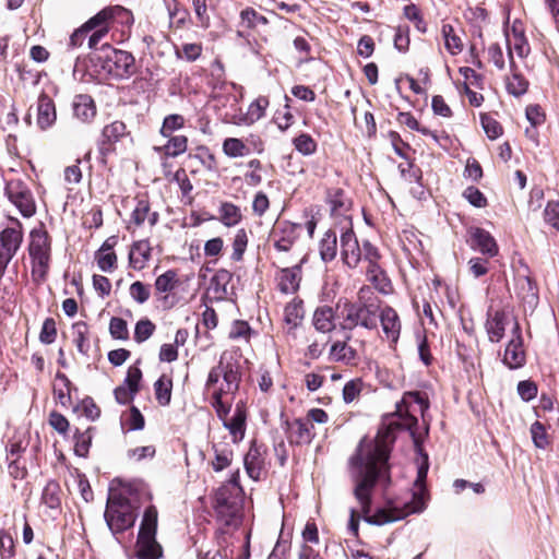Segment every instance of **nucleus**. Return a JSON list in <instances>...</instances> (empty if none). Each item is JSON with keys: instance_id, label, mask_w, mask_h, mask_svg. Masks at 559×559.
<instances>
[{"instance_id": "obj_1", "label": "nucleus", "mask_w": 559, "mask_h": 559, "mask_svg": "<svg viewBox=\"0 0 559 559\" xmlns=\"http://www.w3.org/2000/svg\"><path fill=\"white\" fill-rule=\"evenodd\" d=\"M429 407L428 400L417 391L405 392L401 402L396 404V411L389 416L386 427L379 430L373 440L362 439L355 455L350 459L352 478L355 484L354 496L358 501L365 521L373 525H384L403 520L409 514L421 512L426 508L425 480L428 465L418 467L415 480L416 491L412 500L405 502L403 508H383L369 515L371 510V497L378 480H389V457L394 442L393 431L405 429L409 431L416 447H419L421 437L417 432V414L424 415Z\"/></svg>"}, {"instance_id": "obj_2", "label": "nucleus", "mask_w": 559, "mask_h": 559, "mask_svg": "<svg viewBox=\"0 0 559 559\" xmlns=\"http://www.w3.org/2000/svg\"><path fill=\"white\" fill-rule=\"evenodd\" d=\"M221 378L223 383L213 391L211 405L217 417H225L230 412L233 396L238 391L240 382L239 367L231 356L222 355L218 365L209 373L206 388L211 389Z\"/></svg>"}, {"instance_id": "obj_3", "label": "nucleus", "mask_w": 559, "mask_h": 559, "mask_svg": "<svg viewBox=\"0 0 559 559\" xmlns=\"http://www.w3.org/2000/svg\"><path fill=\"white\" fill-rule=\"evenodd\" d=\"M366 289L359 290V300L350 302L345 300L336 305L337 320L340 329L343 331H353L357 326L367 330L377 328L379 306L372 301H362Z\"/></svg>"}, {"instance_id": "obj_4", "label": "nucleus", "mask_w": 559, "mask_h": 559, "mask_svg": "<svg viewBox=\"0 0 559 559\" xmlns=\"http://www.w3.org/2000/svg\"><path fill=\"white\" fill-rule=\"evenodd\" d=\"M28 253L32 276L35 281H45L51 262V238L44 227L34 228L31 231Z\"/></svg>"}, {"instance_id": "obj_5", "label": "nucleus", "mask_w": 559, "mask_h": 559, "mask_svg": "<svg viewBox=\"0 0 559 559\" xmlns=\"http://www.w3.org/2000/svg\"><path fill=\"white\" fill-rule=\"evenodd\" d=\"M242 488L222 485L215 493L214 509L217 519L227 526L237 525L242 507Z\"/></svg>"}, {"instance_id": "obj_6", "label": "nucleus", "mask_w": 559, "mask_h": 559, "mask_svg": "<svg viewBox=\"0 0 559 559\" xmlns=\"http://www.w3.org/2000/svg\"><path fill=\"white\" fill-rule=\"evenodd\" d=\"M157 510L154 506L145 509L136 540L139 559H158L162 557V546L156 542Z\"/></svg>"}, {"instance_id": "obj_7", "label": "nucleus", "mask_w": 559, "mask_h": 559, "mask_svg": "<svg viewBox=\"0 0 559 559\" xmlns=\"http://www.w3.org/2000/svg\"><path fill=\"white\" fill-rule=\"evenodd\" d=\"M102 71L117 80L129 79L136 72L135 58L131 52L103 46V55L97 57Z\"/></svg>"}, {"instance_id": "obj_8", "label": "nucleus", "mask_w": 559, "mask_h": 559, "mask_svg": "<svg viewBox=\"0 0 559 559\" xmlns=\"http://www.w3.org/2000/svg\"><path fill=\"white\" fill-rule=\"evenodd\" d=\"M104 516L114 534L122 533L132 527L136 519L131 504L123 498L109 499Z\"/></svg>"}, {"instance_id": "obj_9", "label": "nucleus", "mask_w": 559, "mask_h": 559, "mask_svg": "<svg viewBox=\"0 0 559 559\" xmlns=\"http://www.w3.org/2000/svg\"><path fill=\"white\" fill-rule=\"evenodd\" d=\"M10 222V226L0 231V277L4 274L8 264L21 248L23 241L21 222L16 218H11Z\"/></svg>"}, {"instance_id": "obj_10", "label": "nucleus", "mask_w": 559, "mask_h": 559, "mask_svg": "<svg viewBox=\"0 0 559 559\" xmlns=\"http://www.w3.org/2000/svg\"><path fill=\"white\" fill-rule=\"evenodd\" d=\"M5 194L24 217H31L36 212L33 194L28 187L20 179H12L7 182Z\"/></svg>"}, {"instance_id": "obj_11", "label": "nucleus", "mask_w": 559, "mask_h": 559, "mask_svg": "<svg viewBox=\"0 0 559 559\" xmlns=\"http://www.w3.org/2000/svg\"><path fill=\"white\" fill-rule=\"evenodd\" d=\"M301 226L290 222L278 223L270 234V240L278 252H288L300 236Z\"/></svg>"}, {"instance_id": "obj_12", "label": "nucleus", "mask_w": 559, "mask_h": 559, "mask_svg": "<svg viewBox=\"0 0 559 559\" xmlns=\"http://www.w3.org/2000/svg\"><path fill=\"white\" fill-rule=\"evenodd\" d=\"M502 361L510 369L521 368L526 361L521 328L518 321L514 322L512 338L507 344Z\"/></svg>"}, {"instance_id": "obj_13", "label": "nucleus", "mask_w": 559, "mask_h": 559, "mask_svg": "<svg viewBox=\"0 0 559 559\" xmlns=\"http://www.w3.org/2000/svg\"><path fill=\"white\" fill-rule=\"evenodd\" d=\"M506 41L508 47V60L514 59L513 52L521 59L526 58L531 52L528 40L525 36L523 25L520 21H514L511 29L506 31Z\"/></svg>"}, {"instance_id": "obj_14", "label": "nucleus", "mask_w": 559, "mask_h": 559, "mask_svg": "<svg viewBox=\"0 0 559 559\" xmlns=\"http://www.w3.org/2000/svg\"><path fill=\"white\" fill-rule=\"evenodd\" d=\"M285 426L286 437L290 444H309L316 436L313 425H310L309 420L304 417L286 420Z\"/></svg>"}, {"instance_id": "obj_15", "label": "nucleus", "mask_w": 559, "mask_h": 559, "mask_svg": "<svg viewBox=\"0 0 559 559\" xmlns=\"http://www.w3.org/2000/svg\"><path fill=\"white\" fill-rule=\"evenodd\" d=\"M341 254L344 263L352 269L356 267L362 258V245H359L350 227L341 235Z\"/></svg>"}, {"instance_id": "obj_16", "label": "nucleus", "mask_w": 559, "mask_h": 559, "mask_svg": "<svg viewBox=\"0 0 559 559\" xmlns=\"http://www.w3.org/2000/svg\"><path fill=\"white\" fill-rule=\"evenodd\" d=\"M233 273L225 269H219L210 280L206 295L211 300L222 301L229 295Z\"/></svg>"}, {"instance_id": "obj_17", "label": "nucleus", "mask_w": 559, "mask_h": 559, "mask_svg": "<svg viewBox=\"0 0 559 559\" xmlns=\"http://www.w3.org/2000/svg\"><path fill=\"white\" fill-rule=\"evenodd\" d=\"M218 418L223 421V426L229 431L235 443L240 442L245 438L247 412L243 403L239 402L236 404L230 418L227 416Z\"/></svg>"}, {"instance_id": "obj_18", "label": "nucleus", "mask_w": 559, "mask_h": 559, "mask_svg": "<svg viewBox=\"0 0 559 559\" xmlns=\"http://www.w3.org/2000/svg\"><path fill=\"white\" fill-rule=\"evenodd\" d=\"M305 258L301 259L300 263L292 267H283L276 274L277 287L284 294H294L299 289L301 281V264Z\"/></svg>"}, {"instance_id": "obj_19", "label": "nucleus", "mask_w": 559, "mask_h": 559, "mask_svg": "<svg viewBox=\"0 0 559 559\" xmlns=\"http://www.w3.org/2000/svg\"><path fill=\"white\" fill-rule=\"evenodd\" d=\"M468 234L472 249L478 250L490 258L498 254V245L489 231L479 227H472Z\"/></svg>"}, {"instance_id": "obj_20", "label": "nucleus", "mask_w": 559, "mask_h": 559, "mask_svg": "<svg viewBox=\"0 0 559 559\" xmlns=\"http://www.w3.org/2000/svg\"><path fill=\"white\" fill-rule=\"evenodd\" d=\"M507 324L508 316L503 310H489L485 323L489 341L492 343L500 342L504 336Z\"/></svg>"}, {"instance_id": "obj_21", "label": "nucleus", "mask_w": 559, "mask_h": 559, "mask_svg": "<svg viewBox=\"0 0 559 559\" xmlns=\"http://www.w3.org/2000/svg\"><path fill=\"white\" fill-rule=\"evenodd\" d=\"M380 318L382 331L388 341L396 343L401 333V321L397 312L392 307H384L381 312H378Z\"/></svg>"}, {"instance_id": "obj_22", "label": "nucleus", "mask_w": 559, "mask_h": 559, "mask_svg": "<svg viewBox=\"0 0 559 559\" xmlns=\"http://www.w3.org/2000/svg\"><path fill=\"white\" fill-rule=\"evenodd\" d=\"M57 119L53 100L45 93L40 94L37 102V126L40 130L52 127Z\"/></svg>"}, {"instance_id": "obj_23", "label": "nucleus", "mask_w": 559, "mask_h": 559, "mask_svg": "<svg viewBox=\"0 0 559 559\" xmlns=\"http://www.w3.org/2000/svg\"><path fill=\"white\" fill-rule=\"evenodd\" d=\"M152 254V248L148 240L143 239L135 241L129 252V264L132 269L141 271L143 270Z\"/></svg>"}, {"instance_id": "obj_24", "label": "nucleus", "mask_w": 559, "mask_h": 559, "mask_svg": "<svg viewBox=\"0 0 559 559\" xmlns=\"http://www.w3.org/2000/svg\"><path fill=\"white\" fill-rule=\"evenodd\" d=\"M337 311L330 306L318 307L313 313V325L321 333L332 332L336 328Z\"/></svg>"}, {"instance_id": "obj_25", "label": "nucleus", "mask_w": 559, "mask_h": 559, "mask_svg": "<svg viewBox=\"0 0 559 559\" xmlns=\"http://www.w3.org/2000/svg\"><path fill=\"white\" fill-rule=\"evenodd\" d=\"M328 202L331 209L332 216H343L348 218L347 213L352 207V201L345 195V192L340 189H331L328 192Z\"/></svg>"}, {"instance_id": "obj_26", "label": "nucleus", "mask_w": 559, "mask_h": 559, "mask_svg": "<svg viewBox=\"0 0 559 559\" xmlns=\"http://www.w3.org/2000/svg\"><path fill=\"white\" fill-rule=\"evenodd\" d=\"M509 67L511 75L506 80V88L509 94L513 95L514 97H520L527 92L528 81L519 71V68L515 64L513 58H511Z\"/></svg>"}, {"instance_id": "obj_27", "label": "nucleus", "mask_w": 559, "mask_h": 559, "mask_svg": "<svg viewBox=\"0 0 559 559\" xmlns=\"http://www.w3.org/2000/svg\"><path fill=\"white\" fill-rule=\"evenodd\" d=\"M108 12H98L96 15L86 21L81 27L75 29L70 36L69 47L76 48L81 47L86 36L106 19Z\"/></svg>"}, {"instance_id": "obj_28", "label": "nucleus", "mask_w": 559, "mask_h": 559, "mask_svg": "<svg viewBox=\"0 0 559 559\" xmlns=\"http://www.w3.org/2000/svg\"><path fill=\"white\" fill-rule=\"evenodd\" d=\"M243 465L250 478L253 480L260 479L264 466V459L258 447H250L249 451L245 455Z\"/></svg>"}, {"instance_id": "obj_29", "label": "nucleus", "mask_w": 559, "mask_h": 559, "mask_svg": "<svg viewBox=\"0 0 559 559\" xmlns=\"http://www.w3.org/2000/svg\"><path fill=\"white\" fill-rule=\"evenodd\" d=\"M74 116L83 122L92 120L96 115V107L91 96L78 95L73 103Z\"/></svg>"}, {"instance_id": "obj_30", "label": "nucleus", "mask_w": 559, "mask_h": 559, "mask_svg": "<svg viewBox=\"0 0 559 559\" xmlns=\"http://www.w3.org/2000/svg\"><path fill=\"white\" fill-rule=\"evenodd\" d=\"M352 338L349 333L346 334L345 341H337L332 344L330 349V358L333 361H342L350 364L356 358V350L347 345V341Z\"/></svg>"}, {"instance_id": "obj_31", "label": "nucleus", "mask_w": 559, "mask_h": 559, "mask_svg": "<svg viewBox=\"0 0 559 559\" xmlns=\"http://www.w3.org/2000/svg\"><path fill=\"white\" fill-rule=\"evenodd\" d=\"M148 221L151 226H154L158 221V213L151 212L150 203L145 199H140L136 202L135 207L131 214V221L136 225H142L145 221Z\"/></svg>"}, {"instance_id": "obj_32", "label": "nucleus", "mask_w": 559, "mask_h": 559, "mask_svg": "<svg viewBox=\"0 0 559 559\" xmlns=\"http://www.w3.org/2000/svg\"><path fill=\"white\" fill-rule=\"evenodd\" d=\"M167 143L160 147H155L157 152L164 153L167 157H177L183 154L188 148V139L185 135L166 136Z\"/></svg>"}, {"instance_id": "obj_33", "label": "nucleus", "mask_w": 559, "mask_h": 559, "mask_svg": "<svg viewBox=\"0 0 559 559\" xmlns=\"http://www.w3.org/2000/svg\"><path fill=\"white\" fill-rule=\"evenodd\" d=\"M441 35L444 39V47L450 55L456 56L462 52L463 41L451 24H442Z\"/></svg>"}, {"instance_id": "obj_34", "label": "nucleus", "mask_w": 559, "mask_h": 559, "mask_svg": "<svg viewBox=\"0 0 559 559\" xmlns=\"http://www.w3.org/2000/svg\"><path fill=\"white\" fill-rule=\"evenodd\" d=\"M118 10V8H105L100 12H108V15L102 23H99L95 28L92 31V34L88 37V47L91 49H94L97 44L108 34L109 32V24L115 17V12Z\"/></svg>"}, {"instance_id": "obj_35", "label": "nucleus", "mask_w": 559, "mask_h": 559, "mask_svg": "<svg viewBox=\"0 0 559 559\" xmlns=\"http://www.w3.org/2000/svg\"><path fill=\"white\" fill-rule=\"evenodd\" d=\"M219 222L226 227H234L242 219L240 207L230 202H223L218 209Z\"/></svg>"}, {"instance_id": "obj_36", "label": "nucleus", "mask_w": 559, "mask_h": 559, "mask_svg": "<svg viewBox=\"0 0 559 559\" xmlns=\"http://www.w3.org/2000/svg\"><path fill=\"white\" fill-rule=\"evenodd\" d=\"M70 391L71 381L64 373L58 371L53 383V395L61 405L67 406L71 403Z\"/></svg>"}, {"instance_id": "obj_37", "label": "nucleus", "mask_w": 559, "mask_h": 559, "mask_svg": "<svg viewBox=\"0 0 559 559\" xmlns=\"http://www.w3.org/2000/svg\"><path fill=\"white\" fill-rule=\"evenodd\" d=\"M73 343L79 353L87 355L90 350L88 326L85 322L79 321L72 325Z\"/></svg>"}, {"instance_id": "obj_38", "label": "nucleus", "mask_w": 559, "mask_h": 559, "mask_svg": "<svg viewBox=\"0 0 559 559\" xmlns=\"http://www.w3.org/2000/svg\"><path fill=\"white\" fill-rule=\"evenodd\" d=\"M321 259L325 262L332 261L337 253V238L336 234L329 230L324 234L319 245Z\"/></svg>"}, {"instance_id": "obj_39", "label": "nucleus", "mask_w": 559, "mask_h": 559, "mask_svg": "<svg viewBox=\"0 0 559 559\" xmlns=\"http://www.w3.org/2000/svg\"><path fill=\"white\" fill-rule=\"evenodd\" d=\"M304 314L302 300L293 299L284 309V320L293 328H296L301 323Z\"/></svg>"}, {"instance_id": "obj_40", "label": "nucleus", "mask_w": 559, "mask_h": 559, "mask_svg": "<svg viewBox=\"0 0 559 559\" xmlns=\"http://www.w3.org/2000/svg\"><path fill=\"white\" fill-rule=\"evenodd\" d=\"M269 99L265 96H260L253 100L248 108V111L243 118L245 124H252L260 120L265 115V109L269 106Z\"/></svg>"}, {"instance_id": "obj_41", "label": "nucleus", "mask_w": 559, "mask_h": 559, "mask_svg": "<svg viewBox=\"0 0 559 559\" xmlns=\"http://www.w3.org/2000/svg\"><path fill=\"white\" fill-rule=\"evenodd\" d=\"M179 284L178 274L175 270H168L157 276L154 283L156 293L167 294L174 290Z\"/></svg>"}, {"instance_id": "obj_42", "label": "nucleus", "mask_w": 559, "mask_h": 559, "mask_svg": "<svg viewBox=\"0 0 559 559\" xmlns=\"http://www.w3.org/2000/svg\"><path fill=\"white\" fill-rule=\"evenodd\" d=\"M41 500L50 509L59 508L61 504L60 485L55 480L48 481L43 490Z\"/></svg>"}, {"instance_id": "obj_43", "label": "nucleus", "mask_w": 559, "mask_h": 559, "mask_svg": "<svg viewBox=\"0 0 559 559\" xmlns=\"http://www.w3.org/2000/svg\"><path fill=\"white\" fill-rule=\"evenodd\" d=\"M249 242L248 233L245 228H239L235 233V236L233 238L231 247V260L235 262H239L243 259V254L247 250Z\"/></svg>"}, {"instance_id": "obj_44", "label": "nucleus", "mask_w": 559, "mask_h": 559, "mask_svg": "<svg viewBox=\"0 0 559 559\" xmlns=\"http://www.w3.org/2000/svg\"><path fill=\"white\" fill-rule=\"evenodd\" d=\"M171 389H173V381H171V379L167 378L166 376H162L154 383L155 396H156L157 402L162 406H166L170 403Z\"/></svg>"}, {"instance_id": "obj_45", "label": "nucleus", "mask_w": 559, "mask_h": 559, "mask_svg": "<svg viewBox=\"0 0 559 559\" xmlns=\"http://www.w3.org/2000/svg\"><path fill=\"white\" fill-rule=\"evenodd\" d=\"M223 152L226 156L236 158L249 154V148L245 142L237 138H227L223 142Z\"/></svg>"}, {"instance_id": "obj_46", "label": "nucleus", "mask_w": 559, "mask_h": 559, "mask_svg": "<svg viewBox=\"0 0 559 559\" xmlns=\"http://www.w3.org/2000/svg\"><path fill=\"white\" fill-rule=\"evenodd\" d=\"M202 50L201 43H183L180 47H175V55L178 59L193 62L201 56Z\"/></svg>"}, {"instance_id": "obj_47", "label": "nucleus", "mask_w": 559, "mask_h": 559, "mask_svg": "<svg viewBox=\"0 0 559 559\" xmlns=\"http://www.w3.org/2000/svg\"><path fill=\"white\" fill-rule=\"evenodd\" d=\"M128 134L127 127L122 121H114L103 129V138L110 144L118 142Z\"/></svg>"}, {"instance_id": "obj_48", "label": "nucleus", "mask_w": 559, "mask_h": 559, "mask_svg": "<svg viewBox=\"0 0 559 559\" xmlns=\"http://www.w3.org/2000/svg\"><path fill=\"white\" fill-rule=\"evenodd\" d=\"M214 460L212 461V467L215 472H221L225 468H227L233 461V451L227 448L219 449L218 447L214 445Z\"/></svg>"}, {"instance_id": "obj_49", "label": "nucleus", "mask_w": 559, "mask_h": 559, "mask_svg": "<svg viewBox=\"0 0 559 559\" xmlns=\"http://www.w3.org/2000/svg\"><path fill=\"white\" fill-rule=\"evenodd\" d=\"M241 25L248 28H254L258 24L266 25L269 20L259 14L253 8H246L240 12Z\"/></svg>"}, {"instance_id": "obj_50", "label": "nucleus", "mask_w": 559, "mask_h": 559, "mask_svg": "<svg viewBox=\"0 0 559 559\" xmlns=\"http://www.w3.org/2000/svg\"><path fill=\"white\" fill-rule=\"evenodd\" d=\"M293 144L300 154L312 155L317 151V142L307 133H301L294 139Z\"/></svg>"}, {"instance_id": "obj_51", "label": "nucleus", "mask_w": 559, "mask_h": 559, "mask_svg": "<svg viewBox=\"0 0 559 559\" xmlns=\"http://www.w3.org/2000/svg\"><path fill=\"white\" fill-rule=\"evenodd\" d=\"M185 126V118L178 114H171L164 118L163 126L160 128V134L163 136H170L176 130L181 129Z\"/></svg>"}, {"instance_id": "obj_52", "label": "nucleus", "mask_w": 559, "mask_h": 559, "mask_svg": "<svg viewBox=\"0 0 559 559\" xmlns=\"http://www.w3.org/2000/svg\"><path fill=\"white\" fill-rule=\"evenodd\" d=\"M15 556V545L12 535L5 530H0V558L13 559Z\"/></svg>"}, {"instance_id": "obj_53", "label": "nucleus", "mask_w": 559, "mask_h": 559, "mask_svg": "<svg viewBox=\"0 0 559 559\" xmlns=\"http://www.w3.org/2000/svg\"><path fill=\"white\" fill-rule=\"evenodd\" d=\"M155 331V324L148 319L138 321L134 329V341L143 343L148 340Z\"/></svg>"}, {"instance_id": "obj_54", "label": "nucleus", "mask_w": 559, "mask_h": 559, "mask_svg": "<svg viewBox=\"0 0 559 559\" xmlns=\"http://www.w3.org/2000/svg\"><path fill=\"white\" fill-rule=\"evenodd\" d=\"M404 15L414 23L415 28L420 33L427 32V23L424 20L420 10L415 4H408L404 8Z\"/></svg>"}, {"instance_id": "obj_55", "label": "nucleus", "mask_w": 559, "mask_h": 559, "mask_svg": "<svg viewBox=\"0 0 559 559\" xmlns=\"http://www.w3.org/2000/svg\"><path fill=\"white\" fill-rule=\"evenodd\" d=\"M74 452L76 455L85 457L88 453L91 442H92V436L90 435V431L86 430L84 432H80L76 430L74 435Z\"/></svg>"}, {"instance_id": "obj_56", "label": "nucleus", "mask_w": 559, "mask_h": 559, "mask_svg": "<svg viewBox=\"0 0 559 559\" xmlns=\"http://www.w3.org/2000/svg\"><path fill=\"white\" fill-rule=\"evenodd\" d=\"M129 293L132 299L138 304L146 302L151 296L150 286L140 281H136L130 285Z\"/></svg>"}, {"instance_id": "obj_57", "label": "nucleus", "mask_w": 559, "mask_h": 559, "mask_svg": "<svg viewBox=\"0 0 559 559\" xmlns=\"http://www.w3.org/2000/svg\"><path fill=\"white\" fill-rule=\"evenodd\" d=\"M98 267L106 273H111L117 267V255L115 252L95 253Z\"/></svg>"}, {"instance_id": "obj_58", "label": "nucleus", "mask_w": 559, "mask_h": 559, "mask_svg": "<svg viewBox=\"0 0 559 559\" xmlns=\"http://www.w3.org/2000/svg\"><path fill=\"white\" fill-rule=\"evenodd\" d=\"M57 337V328L56 322L52 318L45 319L40 333H39V341L43 344H51L55 342Z\"/></svg>"}, {"instance_id": "obj_59", "label": "nucleus", "mask_w": 559, "mask_h": 559, "mask_svg": "<svg viewBox=\"0 0 559 559\" xmlns=\"http://www.w3.org/2000/svg\"><path fill=\"white\" fill-rule=\"evenodd\" d=\"M463 197L475 207L481 209L487 205L486 197L474 186L467 187L463 192Z\"/></svg>"}, {"instance_id": "obj_60", "label": "nucleus", "mask_w": 559, "mask_h": 559, "mask_svg": "<svg viewBox=\"0 0 559 559\" xmlns=\"http://www.w3.org/2000/svg\"><path fill=\"white\" fill-rule=\"evenodd\" d=\"M518 285L520 287L519 295L523 299L531 298L532 300L537 299L536 286L530 276H520L518 278Z\"/></svg>"}, {"instance_id": "obj_61", "label": "nucleus", "mask_w": 559, "mask_h": 559, "mask_svg": "<svg viewBox=\"0 0 559 559\" xmlns=\"http://www.w3.org/2000/svg\"><path fill=\"white\" fill-rule=\"evenodd\" d=\"M109 332L114 338L127 340L129 336L127 322L118 317L111 318L109 322Z\"/></svg>"}, {"instance_id": "obj_62", "label": "nucleus", "mask_w": 559, "mask_h": 559, "mask_svg": "<svg viewBox=\"0 0 559 559\" xmlns=\"http://www.w3.org/2000/svg\"><path fill=\"white\" fill-rule=\"evenodd\" d=\"M531 435L536 448L545 449L548 445L546 429L542 423L535 421L531 426Z\"/></svg>"}, {"instance_id": "obj_63", "label": "nucleus", "mask_w": 559, "mask_h": 559, "mask_svg": "<svg viewBox=\"0 0 559 559\" xmlns=\"http://www.w3.org/2000/svg\"><path fill=\"white\" fill-rule=\"evenodd\" d=\"M362 381L360 379H353L348 381L343 388V400L345 403H352L361 392Z\"/></svg>"}, {"instance_id": "obj_64", "label": "nucleus", "mask_w": 559, "mask_h": 559, "mask_svg": "<svg viewBox=\"0 0 559 559\" xmlns=\"http://www.w3.org/2000/svg\"><path fill=\"white\" fill-rule=\"evenodd\" d=\"M544 217L546 223L559 230V204L556 202H548L544 210Z\"/></svg>"}]
</instances>
